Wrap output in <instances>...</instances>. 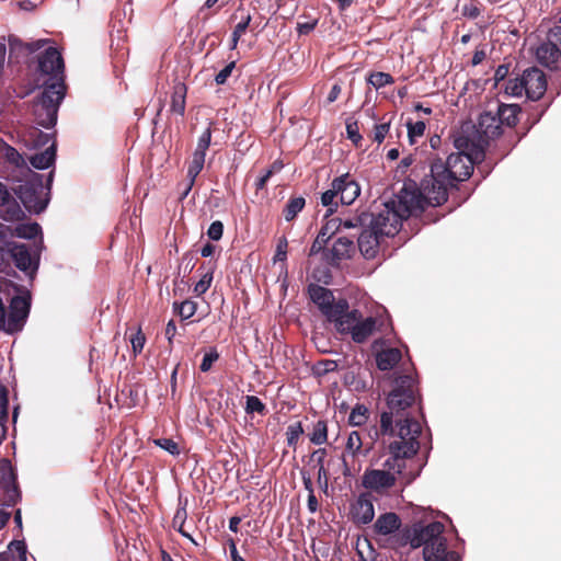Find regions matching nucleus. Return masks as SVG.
I'll return each mask as SVG.
<instances>
[{
    "label": "nucleus",
    "mask_w": 561,
    "mask_h": 561,
    "mask_svg": "<svg viewBox=\"0 0 561 561\" xmlns=\"http://www.w3.org/2000/svg\"><path fill=\"white\" fill-rule=\"evenodd\" d=\"M497 122L492 114L480 116L478 126L466 123L454 135V146L459 150L451 153L446 162L434 160L431 165L433 174L453 184L454 181L467 180L473 170V164L483 159L484 148L490 139L497 135Z\"/></svg>",
    "instance_id": "nucleus-1"
},
{
    "label": "nucleus",
    "mask_w": 561,
    "mask_h": 561,
    "mask_svg": "<svg viewBox=\"0 0 561 561\" xmlns=\"http://www.w3.org/2000/svg\"><path fill=\"white\" fill-rule=\"evenodd\" d=\"M396 439L389 446L391 457L385 460L381 469H366L362 476V485L378 495H388L396 488L404 468L403 459L413 457L419 448L421 424L407 419L399 422Z\"/></svg>",
    "instance_id": "nucleus-2"
},
{
    "label": "nucleus",
    "mask_w": 561,
    "mask_h": 561,
    "mask_svg": "<svg viewBox=\"0 0 561 561\" xmlns=\"http://www.w3.org/2000/svg\"><path fill=\"white\" fill-rule=\"evenodd\" d=\"M416 392L417 388L412 377L401 376L394 380V387L387 398L388 411L382 412L380 416V430L383 434H390L396 439L399 422L409 419L419 423L408 412L416 402Z\"/></svg>",
    "instance_id": "nucleus-3"
},
{
    "label": "nucleus",
    "mask_w": 561,
    "mask_h": 561,
    "mask_svg": "<svg viewBox=\"0 0 561 561\" xmlns=\"http://www.w3.org/2000/svg\"><path fill=\"white\" fill-rule=\"evenodd\" d=\"M444 529V525L439 522L413 528L410 545L414 549L423 548L424 561H460L456 551L448 550L447 540L443 536Z\"/></svg>",
    "instance_id": "nucleus-4"
},
{
    "label": "nucleus",
    "mask_w": 561,
    "mask_h": 561,
    "mask_svg": "<svg viewBox=\"0 0 561 561\" xmlns=\"http://www.w3.org/2000/svg\"><path fill=\"white\" fill-rule=\"evenodd\" d=\"M385 319L368 317L362 319L358 310L347 309L335 324L340 333H350L356 343L365 342L377 330H381Z\"/></svg>",
    "instance_id": "nucleus-5"
},
{
    "label": "nucleus",
    "mask_w": 561,
    "mask_h": 561,
    "mask_svg": "<svg viewBox=\"0 0 561 561\" xmlns=\"http://www.w3.org/2000/svg\"><path fill=\"white\" fill-rule=\"evenodd\" d=\"M39 75L38 82L42 87L53 90L62 89L66 91L64 83V60L60 53L49 47L39 58Z\"/></svg>",
    "instance_id": "nucleus-6"
},
{
    "label": "nucleus",
    "mask_w": 561,
    "mask_h": 561,
    "mask_svg": "<svg viewBox=\"0 0 561 561\" xmlns=\"http://www.w3.org/2000/svg\"><path fill=\"white\" fill-rule=\"evenodd\" d=\"M65 96L62 89L44 88L41 98L34 103L33 113L38 125L51 127L57 121L58 107Z\"/></svg>",
    "instance_id": "nucleus-7"
},
{
    "label": "nucleus",
    "mask_w": 561,
    "mask_h": 561,
    "mask_svg": "<svg viewBox=\"0 0 561 561\" xmlns=\"http://www.w3.org/2000/svg\"><path fill=\"white\" fill-rule=\"evenodd\" d=\"M310 299L319 307L321 312L335 324L343 313L348 309L345 299L334 300L332 293L319 285H310L308 288Z\"/></svg>",
    "instance_id": "nucleus-8"
},
{
    "label": "nucleus",
    "mask_w": 561,
    "mask_h": 561,
    "mask_svg": "<svg viewBox=\"0 0 561 561\" xmlns=\"http://www.w3.org/2000/svg\"><path fill=\"white\" fill-rule=\"evenodd\" d=\"M30 175L31 178L20 183L14 188V192L30 211L41 213L47 205V202L42 198V180L37 173L30 172Z\"/></svg>",
    "instance_id": "nucleus-9"
},
{
    "label": "nucleus",
    "mask_w": 561,
    "mask_h": 561,
    "mask_svg": "<svg viewBox=\"0 0 561 561\" xmlns=\"http://www.w3.org/2000/svg\"><path fill=\"white\" fill-rule=\"evenodd\" d=\"M371 215L369 226H373L376 231L383 236H393L398 232L401 221L407 219V210L400 211L397 207L396 201L385 204V207L377 215Z\"/></svg>",
    "instance_id": "nucleus-10"
},
{
    "label": "nucleus",
    "mask_w": 561,
    "mask_h": 561,
    "mask_svg": "<svg viewBox=\"0 0 561 561\" xmlns=\"http://www.w3.org/2000/svg\"><path fill=\"white\" fill-rule=\"evenodd\" d=\"M539 64L550 69L561 67V26H556L548 33L547 41L536 49Z\"/></svg>",
    "instance_id": "nucleus-11"
},
{
    "label": "nucleus",
    "mask_w": 561,
    "mask_h": 561,
    "mask_svg": "<svg viewBox=\"0 0 561 561\" xmlns=\"http://www.w3.org/2000/svg\"><path fill=\"white\" fill-rule=\"evenodd\" d=\"M448 186H450V183H448L447 180L431 172V176L424 179L421 183L427 206H439L444 204L448 197Z\"/></svg>",
    "instance_id": "nucleus-12"
},
{
    "label": "nucleus",
    "mask_w": 561,
    "mask_h": 561,
    "mask_svg": "<svg viewBox=\"0 0 561 561\" xmlns=\"http://www.w3.org/2000/svg\"><path fill=\"white\" fill-rule=\"evenodd\" d=\"M210 140H211V130L208 127L203 131V134L198 138L196 149L193 153V158H192L191 164L188 165V170H187V176H188L190 183L187 185V188L183 193V196H186L188 194V192L191 191V188L195 182L196 176L199 174V172L204 168L205 156H206V151L210 145Z\"/></svg>",
    "instance_id": "nucleus-13"
},
{
    "label": "nucleus",
    "mask_w": 561,
    "mask_h": 561,
    "mask_svg": "<svg viewBox=\"0 0 561 561\" xmlns=\"http://www.w3.org/2000/svg\"><path fill=\"white\" fill-rule=\"evenodd\" d=\"M30 311V302L26 297L15 296L10 304V311L5 316L4 330L13 333L20 331Z\"/></svg>",
    "instance_id": "nucleus-14"
},
{
    "label": "nucleus",
    "mask_w": 561,
    "mask_h": 561,
    "mask_svg": "<svg viewBox=\"0 0 561 561\" xmlns=\"http://www.w3.org/2000/svg\"><path fill=\"white\" fill-rule=\"evenodd\" d=\"M397 207L400 211L407 210V218L416 210H423L427 207L422 188H416L413 185H405L396 201Z\"/></svg>",
    "instance_id": "nucleus-15"
},
{
    "label": "nucleus",
    "mask_w": 561,
    "mask_h": 561,
    "mask_svg": "<svg viewBox=\"0 0 561 561\" xmlns=\"http://www.w3.org/2000/svg\"><path fill=\"white\" fill-rule=\"evenodd\" d=\"M523 79L527 98L538 100L543 95L547 89V80L541 70L537 68L527 69L523 73Z\"/></svg>",
    "instance_id": "nucleus-16"
},
{
    "label": "nucleus",
    "mask_w": 561,
    "mask_h": 561,
    "mask_svg": "<svg viewBox=\"0 0 561 561\" xmlns=\"http://www.w3.org/2000/svg\"><path fill=\"white\" fill-rule=\"evenodd\" d=\"M334 187H336L340 195V201L344 205H351L360 194V187L350 174H344L334 180Z\"/></svg>",
    "instance_id": "nucleus-17"
},
{
    "label": "nucleus",
    "mask_w": 561,
    "mask_h": 561,
    "mask_svg": "<svg viewBox=\"0 0 561 561\" xmlns=\"http://www.w3.org/2000/svg\"><path fill=\"white\" fill-rule=\"evenodd\" d=\"M380 232L376 231L373 226H367L358 237V249L366 259L376 256L379 248Z\"/></svg>",
    "instance_id": "nucleus-18"
},
{
    "label": "nucleus",
    "mask_w": 561,
    "mask_h": 561,
    "mask_svg": "<svg viewBox=\"0 0 561 561\" xmlns=\"http://www.w3.org/2000/svg\"><path fill=\"white\" fill-rule=\"evenodd\" d=\"M374 504L368 494H360L352 507V517L357 524H368L374 519Z\"/></svg>",
    "instance_id": "nucleus-19"
},
{
    "label": "nucleus",
    "mask_w": 561,
    "mask_h": 561,
    "mask_svg": "<svg viewBox=\"0 0 561 561\" xmlns=\"http://www.w3.org/2000/svg\"><path fill=\"white\" fill-rule=\"evenodd\" d=\"M400 526L401 520L394 513H385L380 515L374 525L376 533L383 536L393 534L400 528Z\"/></svg>",
    "instance_id": "nucleus-20"
},
{
    "label": "nucleus",
    "mask_w": 561,
    "mask_h": 561,
    "mask_svg": "<svg viewBox=\"0 0 561 561\" xmlns=\"http://www.w3.org/2000/svg\"><path fill=\"white\" fill-rule=\"evenodd\" d=\"M8 253L14 260L18 268L26 271L32 264L31 254L24 244L9 243Z\"/></svg>",
    "instance_id": "nucleus-21"
},
{
    "label": "nucleus",
    "mask_w": 561,
    "mask_h": 561,
    "mask_svg": "<svg viewBox=\"0 0 561 561\" xmlns=\"http://www.w3.org/2000/svg\"><path fill=\"white\" fill-rule=\"evenodd\" d=\"M354 249L352 240L345 237L336 239L331 250V262L336 264L342 260L350 259Z\"/></svg>",
    "instance_id": "nucleus-22"
},
{
    "label": "nucleus",
    "mask_w": 561,
    "mask_h": 561,
    "mask_svg": "<svg viewBox=\"0 0 561 561\" xmlns=\"http://www.w3.org/2000/svg\"><path fill=\"white\" fill-rule=\"evenodd\" d=\"M401 359V352L398 348H387L378 353L377 366L381 370L393 368Z\"/></svg>",
    "instance_id": "nucleus-23"
},
{
    "label": "nucleus",
    "mask_w": 561,
    "mask_h": 561,
    "mask_svg": "<svg viewBox=\"0 0 561 561\" xmlns=\"http://www.w3.org/2000/svg\"><path fill=\"white\" fill-rule=\"evenodd\" d=\"M55 157L56 148L53 144L45 151L32 156L30 162L34 168L43 170L48 168L55 161Z\"/></svg>",
    "instance_id": "nucleus-24"
},
{
    "label": "nucleus",
    "mask_w": 561,
    "mask_h": 561,
    "mask_svg": "<svg viewBox=\"0 0 561 561\" xmlns=\"http://www.w3.org/2000/svg\"><path fill=\"white\" fill-rule=\"evenodd\" d=\"M327 451L323 448H320L312 453L310 457V462L314 463V466L319 467L318 470V483L321 488H328V472L323 466V461L325 458Z\"/></svg>",
    "instance_id": "nucleus-25"
},
{
    "label": "nucleus",
    "mask_w": 561,
    "mask_h": 561,
    "mask_svg": "<svg viewBox=\"0 0 561 561\" xmlns=\"http://www.w3.org/2000/svg\"><path fill=\"white\" fill-rule=\"evenodd\" d=\"M519 112V108L517 105H502L499 108V118L493 116L496 122L497 126H500L501 123H505L508 126H514L517 123V114ZM501 128V127H499ZM500 135V129H497V135Z\"/></svg>",
    "instance_id": "nucleus-26"
},
{
    "label": "nucleus",
    "mask_w": 561,
    "mask_h": 561,
    "mask_svg": "<svg viewBox=\"0 0 561 561\" xmlns=\"http://www.w3.org/2000/svg\"><path fill=\"white\" fill-rule=\"evenodd\" d=\"M185 98L186 87L183 83H178L173 89L171 111L179 115H183L185 112Z\"/></svg>",
    "instance_id": "nucleus-27"
},
{
    "label": "nucleus",
    "mask_w": 561,
    "mask_h": 561,
    "mask_svg": "<svg viewBox=\"0 0 561 561\" xmlns=\"http://www.w3.org/2000/svg\"><path fill=\"white\" fill-rule=\"evenodd\" d=\"M39 231L41 227L36 222L21 224L14 228L11 234L19 238L32 239L35 238Z\"/></svg>",
    "instance_id": "nucleus-28"
},
{
    "label": "nucleus",
    "mask_w": 561,
    "mask_h": 561,
    "mask_svg": "<svg viewBox=\"0 0 561 561\" xmlns=\"http://www.w3.org/2000/svg\"><path fill=\"white\" fill-rule=\"evenodd\" d=\"M368 419V409L363 404H357L351 412L348 422L353 426H360Z\"/></svg>",
    "instance_id": "nucleus-29"
},
{
    "label": "nucleus",
    "mask_w": 561,
    "mask_h": 561,
    "mask_svg": "<svg viewBox=\"0 0 561 561\" xmlns=\"http://www.w3.org/2000/svg\"><path fill=\"white\" fill-rule=\"evenodd\" d=\"M327 438H328L327 423L323 421H318L313 425L312 433L310 434V440L313 444L321 445L327 442Z\"/></svg>",
    "instance_id": "nucleus-30"
},
{
    "label": "nucleus",
    "mask_w": 561,
    "mask_h": 561,
    "mask_svg": "<svg viewBox=\"0 0 561 561\" xmlns=\"http://www.w3.org/2000/svg\"><path fill=\"white\" fill-rule=\"evenodd\" d=\"M305 206V199L302 197H296L288 202L284 209V216L287 221L293 220Z\"/></svg>",
    "instance_id": "nucleus-31"
},
{
    "label": "nucleus",
    "mask_w": 561,
    "mask_h": 561,
    "mask_svg": "<svg viewBox=\"0 0 561 561\" xmlns=\"http://www.w3.org/2000/svg\"><path fill=\"white\" fill-rule=\"evenodd\" d=\"M362 438L357 431H352L348 434L347 440H346V453H348L351 456L355 457L358 455L362 450Z\"/></svg>",
    "instance_id": "nucleus-32"
},
{
    "label": "nucleus",
    "mask_w": 561,
    "mask_h": 561,
    "mask_svg": "<svg viewBox=\"0 0 561 561\" xmlns=\"http://www.w3.org/2000/svg\"><path fill=\"white\" fill-rule=\"evenodd\" d=\"M339 196L336 187H334V181L331 184V188L325 191L321 196V203L323 206L329 207L328 215L333 214L335 210L337 203L334 202V198Z\"/></svg>",
    "instance_id": "nucleus-33"
},
{
    "label": "nucleus",
    "mask_w": 561,
    "mask_h": 561,
    "mask_svg": "<svg viewBox=\"0 0 561 561\" xmlns=\"http://www.w3.org/2000/svg\"><path fill=\"white\" fill-rule=\"evenodd\" d=\"M368 82L376 89H380L385 85L392 84L393 78L386 72H374L369 76Z\"/></svg>",
    "instance_id": "nucleus-34"
},
{
    "label": "nucleus",
    "mask_w": 561,
    "mask_h": 561,
    "mask_svg": "<svg viewBox=\"0 0 561 561\" xmlns=\"http://www.w3.org/2000/svg\"><path fill=\"white\" fill-rule=\"evenodd\" d=\"M525 92L524 79L516 78L510 80L505 85V93L512 96H520Z\"/></svg>",
    "instance_id": "nucleus-35"
},
{
    "label": "nucleus",
    "mask_w": 561,
    "mask_h": 561,
    "mask_svg": "<svg viewBox=\"0 0 561 561\" xmlns=\"http://www.w3.org/2000/svg\"><path fill=\"white\" fill-rule=\"evenodd\" d=\"M371 219L370 214H362L360 216L354 218V219H347L340 224V226H343L345 229L355 228V227H367L369 226V220Z\"/></svg>",
    "instance_id": "nucleus-36"
},
{
    "label": "nucleus",
    "mask_w": 561,
    "mask_h": 561,
    "mask_svg": "<svg viewBox=\"0 0 561 561\" xmlns=\"http://www.w3.org/2000/svg\"><path fill=\"white\" fill-rule=\"evenodd\" d=\"M302 433H304V428H302L300 422L290 424L287 427V433H286L288 445L294 446Z\"/></svg>",
    "instance_id": "nucleus-37"
},
{
    "label": "nucleus",
    "mask_w": 561,
    "mask_h": 561,
    "mask_svg": "<svg viewBox=\"0 0 561 561\" xmlns=\"http://www.w3.org/2000/svg\"><path fill=\"white\" fill-rule=\"evenodd\" d=\"M408 126V134L411 142H414L415 137H421L424 134L425 130V123L422 121H417L415 123L409 122L407 124Z\"/></svg>",
    "instance_id": "nucleus-38"
},
{
    "label": "nucleus",
    "mask_w": 561,
    "mask_h": 561,
    "mask_svg": "<svg viewBox=\"0 0 561 561\" xmlns=\"http://www.w3.org/2000/svg\"><path fill=\"white\" fill-rule=\"evenodd\" d=\"M154 444L157 446L161 447L162 449L167 450L171 455H179L180 454V449H179L178 444L174 440L170 439V438H159V439H156Z\"/></svg>",
    "instance_id": "nucleus-39"
},
{
    "label": "nucleus",
    "mask_w": 561,
    "mask_h": 561,
    "mask_svg": "<svg viewBox=\"0 0 561 561\" xmlns=\"http://www.w3.org/2000/svg\"><path fill=\"white\" fill-rule=\"evenodd\" d=\"M264 409H265V405L262 403V401L257 397H254V396L247 397V408H245L247 412L263 413Z\"/></svg>",
    "instance_id": "nucleus-40"
},
{
    "label": "nucleus",
    "mask_w": 561,
    "mask_h": 561,
    "mask_svg": "<svg viewBox=\"0 0 561 561\" xmlns=\"http://www.w3.org/2000/svg\"><path fill=\"white\" fill-rule=\"evenodd\" d=\"M213 280V275L210 273H206L202 276L199 282L195 285L194 291L196 295L201 296L205 294Z\"/></svg>",
    "instance_id": "nucleus-41"
},
{
    "label": "nucleus",
    "mask_w": 561,
    "mask_h": 561,
    "mask_svg": "<svg viewBox=\"0 0 561 561\" xmlns=\"http://www.w3.org/2000/svg\"><path fill=\"white\" fill-rule=\"evenodd\" d=\"M282 168L283 164L280 162H274L272 167L266 171V173L261 179H259L256 183V188L262 190L265 186L267 180L272 176V174H274L275 172H279Z\"/></svg>",
    "instance_id": "nucleus-42"
},
{
    "label": "nucleus",
    "mask_w": 561,
    "mask_h": 561,
    "mask_svg": "<svg viewBox=\"0 0 561 561\" xmlns=\"http://www.w3.org/2000/svg\"><path fill=\"white\" fill-rule=\"evenodd\" d=\"M218 357L219 354L217 353L216 350H211L210 352L206 353L201 364V370L208 371L211 368L213 364L218 359Z\"/></svg>",
    "instance_id": "nucleus-43"
},
{
    "label": "nucleus",
    "mask_w": 561,
    "mask_h": 561,
    "mask_svg": "<svg viewBox=\"0 0 561 561\" xmlns=\"http://www.w3.org/2000/svg\"><path fill=\"white\" fill-rule=\"evenodd\" d=\"M390 124L389 123H382L379 125H376L374 128V140L377 144H381L383 139L386 138L387 134L389 133Z\"/></svg>",
    "instance_id": "nucleus-44"
},
{
    "label": "nucleus",
    "mask_w": 561,
    "mask_h": 561,
    "mask_svg": "<svg viewBox=\"0 0 561 561\" xmlns=\"http://www.w3.org/2000/svg\"><path fill=\"white\" fill-rule=\"evenodd\" d=\"M146 337L139 328L136 334L130 339L131 347L135 354L140 353L144 348Z\"/></svg>",
    "instance_id": "nucleus-45"
},
{
    "label": "nucleus",
    "mask_w": 561,
    "mask_h": 561,
    "mask_svg": "<svg viewBox=\"0 0 561 561\" xmlns=\"http://www.w3.org/2000/svg\"><path fill=\"white\" fill-rule=\"evenodd\" d=\"M287 240L286 238H280L278 240V243H277V248H276V253L274 255V262L276 263L277 261L279 262H285L286 260V256H287Z\"/></svg>",
    "instance_id": "nucleus-46"
},
{
    "label": "nucleus",
    "mask_w": 561,
    "mask_h": 561,
    "mask_svg": "<svg viewBox=\"0 0 561 561\" xmlns=\"http://www.w3.org/2000/svg\"><path fill=\"white\" fill-rule=\"evenodd\" d=\"M196 311V305L193 301L186 300L180 305L179 313L183 319L191 318Z\"/></svg>",
    "instance_id": "nucleus-47"
},
{
    "label": "nucleus",
    "mask_w": 561,
    "mask_h": 561,
    "mask_svg": "<svg viewBox=\"0 0 561 561\" xmlns=\"http://www.w3.org/2000/svg\"><path fill=\"white\" fill-rule=\"evenodd\" d=\"M328 238H325V231H320L310 248V255L319 253L325 245Z\"/></svg>",
    "instance_id": "nucleus-48"
},
{
    "label": "nucleus",
    "mask_w": 561,
    "mask_h": 561,
    "mask_svg": "<svg viewBox=\"0 0 561 561\" xmlns=\"http://www.w3.org/2000/svg\"><path fill=\"white\" fill-rule=\"evenodd\" d=\"M222 232H224V225L221 221L217 220V221H214L209 226L207 234L210 239L217 241L222 237Z\"/></svg>",
    "instance_id": "nucleus-49"
},
{
    "label": "nucleus",
    "mask_w": 561,
    "mask_h": 561,
    "mask_svg": "<svg viewBox=\"0 0 561 561\" xmlns=\"http://www.w3.org/2000/svg\"><path fill=\"white\" fill-rule=\"evenodd\" d=\"M5 157L9 162L15 165H22L25 163L23 157L12 147H8L5 149Z\"/></svg>",
    "instance_id": "nucleus-50"
},
{
    "label": "nucleus",
    "mask_w": 561,
    "mask_h": 561,
    "mask_svg": "<svg viewBox=\"0 0 561 561\" xmlns=\"http://www.w3.org/2000/svg\"><path fill=\"white\" fill-rule=\"evenodd\" d=\"M236 66L234 61L229 62L215 78L217 84H224Z\"/></svg>",
    "instance_id": "nucleus-51"
},
{
    "label": "nucleus",
    "mask_w": 561,
    "mask_h": 561,
    "mask_svg": "<svg viewBox=\"0 0 561 561\" xmlns=\"http://www.w3.org/2000/svg\"><path fill=\"white\" fill-rule=\"evenodd\" d=\"M346 131L348 138L354 142L358 144V141L362 139V136L358 133V126L357 123H350L346 126Z\"/></svg>",
    "instance_id": "nucleus-52"
},
{
    "label": "nucleus",
    "mask_w": 561,
    "mask_h": 561,
    "mask_svg": "<svg viewBox=\"0 0 561 561\" xmlns=\"http://www.w3.org/2000/svg\"><path fill=\"white\" fill-rule=\"evenodd\" d=\"M9 549L10 551L15 550L19 553V559L25 561V545L23 541H12Z\"/></svg>",
    "instance_id": "nucleus-53"
},
{
    "label": "nucleus",
    "mask_w": 561,
    "mask_h": 561,
    "mask_svg": "<svg viewBox=\"0 0 561 561\" xmlns=\"http://www.w3.org/2000/svg\"><path fill=\"white\" fill-rule=\"evenodd\" d=\"M317 23H318V20H316V19L308 21L306 23H298L297 31L299 34H308L316 27Z\"/></svg>",
    "instance_id": "nucleus-54"
},
{
    "label": "nucleus",
    "mask_w": 561,
    "mask_h": 561,
    "mask_svg": "<svg viewBox=\"0 0 561 561\" xmlns=\"http://www.w3.org/2000/svg\"><path fill=\"white\" fill-rule=\"evenodd\" d=\"M24 213L19 205H13L10 209H8V216L5 219L8 220H19L23 217Z\"/></svg>",
    "instance_id": "nucleus-55"
},
{
    "label": "nucleus",
    "mask_w": 561,
    "mask_h": 561,
    "mask_svg": "<svg viewBox=\"0 0 561 561\" xmlns=\"http://www.w3.org/2000/svg\"><path fill=\"white\" fill-rule=\"evenodd\" d=\"M8 399L5 392L0 391V421L7 417Z\"/></svg>",
    "instance_id": "nucleus-56"
},
{
    "label": "nucleus",
    "mask_w": 561,
    "mask_h": 561,
    "mask_svg": "<svg viewBox=\"0 0 561 561\" xmlns=\"http://www.w3.org/2000/svg\"><path fill=\"white\" fill-rule=\"evenodd\" d=\"M251 22V15L248 14L243 18V20L241 22H239L236 27H234V32L237 33H240L241 35L247 31L249 24Z\"/></svg>",
    "instance_id": "nucleus-57"
},
{
    "label": "nucleus",
    "mask_w": 561,
    "mask_h": 561,
    "mask_svg": "<svg viewBox=\"0 0 561 561\" xmlns=\"http://www.w3.org/2000/svg\"><path fill=\"white\" fill-rule=\"evenodd\" d=\"M10 198H11L10 192L8 191L7 186L0 182V206L9 203Z\"/></svg>",
    "instance_id": "nucleus-58"
},
{
    "label": "nucleus",
    "mask_w": 561,
    "mask_h": 561,
    "mask_svg": "<svg viewBox=\"0 0 561 561\" xmlns=\"http://www.w3.org/2000/svg\"><path fill=\"white\" fill-rule=\"evenodd\" d=\"M229 549H230V554H231V559L232 561H245L239 553H238V550H237V546L234 543V541L231 539L229 541Z\"/></svg>",
    "instance_id": "nucleus-59"
},
{
    "label": "nucleus",
    "mask_w": 561,
    "mask_h": 561,
    "mask_svg": "<svg viewBox=\"0 0 561 561\" xmlns=\"http://www.w3.org/2000/svg\"><path fill=\"white\" fill-rule=\"evenodd\" d=\"M339 226H336V220L333 219L325 224L324 227H322L321 231H325V238H330V234L334 232V229H336Z\"/></svg>",
    "instance_id": "nucleus-60"
},
{
    "label": "nucleus",
    "mask_w": 561,
    "mask_h": 561,
    "mask_svg": "<svg viewBox=\"0 0 561 561\" xmlns=\"http://www.w3.org/2000/svg\"><path fill=\"white\" fill-rule=\"evenodd\" d=\"M341 94V87L339 84H334L328 95V101L330 103L334 102L339 95Z\"/></svg>",
    "instance_id": "nucleus-61"
},
{
    "label": "nucleus",
    "mask_w": 561,
    "mask_h": 561,
    "mask_svg": "<svg viewBox=\"0 0 561 561\" xmlns=\"http://www.w3.org/2000/svg\"><path fill=\"white\" fill-rule=\"evenodd\" d=\"M175 332H176L175 323L171 320V321H169V323L167 324V328H165V335L169 341H172L173 336L175 335Z\"/></svg>",
    "instance_id": "nucleus-62"
},
{
    "label": "nucleus",
    "mask_w": 561,
    "mask_h": 561,
    "mask_svg": "<svg viewBox=\"0 0 561 561\" xmlns=\"http://www.w3.org/2000/svg\"><path fill=\"white\" fill-rule=\"evenodd\" d=\"M485 58V53L484 50H476L473 57H472V65L473 66H477L479 64H481Z\"/></svg>",
    "instance_id": "nucleus-63"
},
{
    "label": "nucleus",
    "mask_w": 561,
    "mask_h": 561,
    "mask_svg": "<svg viewBox=\"0 0 561 561\" xmlns=\"http://www.w3.org/2000/svg\"><path fill=\"white\" fill-rule=\"evenodd\" d=\"M508 72V68L506 66H500L495 71V80H503Z\"/></svg>",
    "instance_id": "nucleus-64"
}]
</instances>
